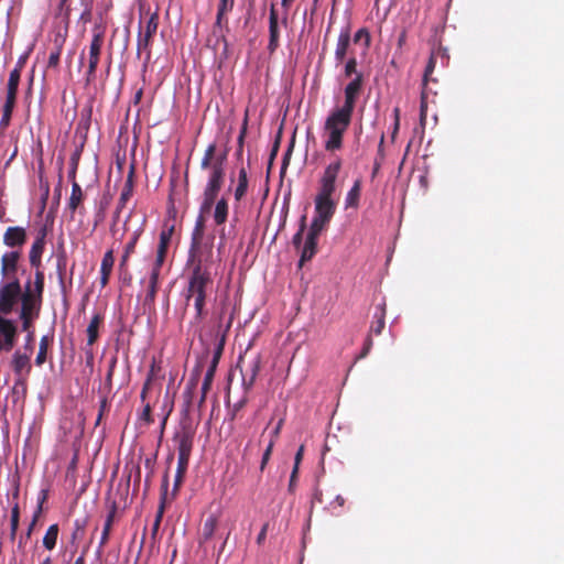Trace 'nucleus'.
Listing matches in <instances>:
<instances>
[{
    "mask_svg": "<svg viewBox=\"0 0 564 564\" xmlns=\"http://www.w3.org/2000/svg\"><path fill=\"white\" fill-rule=\"evenodd\" d=\"M268 528H269V523H264L262 525V528H261V530H260V532H259V534L257 536V543L259 545H261L264 542L265 536H267V532H268Z\"/></svg>",
    "mask_w": 564,
    "mask_h": 564,
    "instance_id": "obj_61",
    "label": "nucleus"
},
{
    "mask_svg": "<svg viewBox=\"0 0 564 564\" xmlns=\"http://www.w3.org/2000/svg\"><path fill=\"white\" fill-rule=\"evenodd\" d=\"M322 234L321 230L310 227L306 240L302 247L301 258L299 265L302 267L306 261H310L317 252V241Z\"/></svg>",
    "mask_w": 564,
    "mask_h": 564,
    "instance_id": "obj_19",
    "label": "nucleus"
},
{
    "mask_svg": "<svg viewBox=\"0 0 564 564\" xmlns=\"http://www.w3.org/2000/svg\"><path fill=\"white\" fill-rule=\"evenodd\" d=\"M78 2L83 9L79 19L82 22L87 23L91 20L93 0H78Z\"/></svg>",
    "mask_w": 564,
    "mask_h": 564,
    "instance_id": "obj_46",
    "label": "nucleus"
},
{
    "mask_svg": "<svg viewBox=\"0 0 564 564\" xmlns=\"http://www.w3.org/2000/svg\"><path fill=\"white\" fill-rule=\"evenodd\" d=\"M218 521H219V518L215 513L209 514L205 519L202 530H200V533H199V536H198L199 545H202L203 543H206L214 536V534L217 530V527H218Z\"/></svg>",
    "mask_w": 564,
    "mask_h": 564,
    "instance_id": "obj_25",
    "label": "nucleus"
},
{
    "mask_svg": "<svg viewBox=\"0 0 564 564\" xmlns=\"http://www.w3.org/2000/svg\"><path fill=\"white\" fill-rule=\"evenodd\" d=\"M283 423H284L283 419L279 420L276 426L271 432V438L270 440H274V442L276 441V438L280 435V432H281V429L283 426Z\"/></svg>",
    "mask_w": 564,
    "mask_h": 564,
    "instance_id": "obj_62",
    "label": "nucleus"
},
{
    "mask_svg": "<svg viewBox=\"0 0 564 564\" xmlns=\"http://www.w3.org/2000/svg\"><path fill=\"white\" fill-rule=\"evenodd\" d=\"M58 533H59V527L57 523L51 524L47 528V530L43 536V541H42L43 546L46 550L52 551L56 546Z\"/></svg>",
    "mask_w": 564,
    "mask_h": 564,
    "instance_id": "obj_36",
    "label": "nucleus"
},
{
    "mask_svg": "<svg viewBox=\"0 0 564 564\" xmlns=\"http://www.w3.org/2000/svg\"><path fill=\"white\" fill-rule=\"evenodd\" d=\"M362 85L364 76L362 74H357V76H355L352 80L345 87V101L344 105L339 108L340 110L354 113L355 104L362 88Z\"/></svg>",
    "mask_w": 564,
    "mask_h": 564,
    "instance_id": "obj_16",
    "label": "nucleus"
},
{
    "mask_svg": "<svg viewBox=\"0 0 564 564\" xmlns=\"http://www.w3.org/2000/svg\"><path fill=\"white\" fill-rule=\"evenodd\" d=\"M116 512H117V507L113 503L111 509H110V511L107 514V518H106V521H105V524H104V529H102V533H101V538H100V542H99V546H98L99 552L108 543V540H109V536H110V532H111V528H112V524H113V521H115Z\"/></svg>",
    "mask_w": 564,
    "mask_h": 564,
    "instance_id": "obj_33",
    "label": "nucleus"
},
{
    "mask_svg": "<svg viewBox=\"0 0 564 564\" xmlns=\"http://www.w3.org/2000/svg\"><path fill=\"white\" fill-rule=\"evenodd\" d=\"M357 74H361L357 70V59L356 57L351 56L347 59L345 67H344V75L345 77L349 78L351 76H357Z\"/></svg>",
    "mask_w": 564,
    "mask_h": 564,
    "instance_id": "obj_48",
    "label": "nucleus"
},
{
    "mask_svg": "<svg viewBox=\"0 0 564 564\" xmlns=\"http://www.w3.org/2000/svg\"><path fill=\"white\" fill-rule=\"evenodd\" d=\"M41 303L33 301L29 292H23L21 300L20 319L22 322V329L29 332L32 323L39 317Z\"/></svg>",
    "mask_w": 564,
    "mask_h": 564,
    "instance_id": "obj_10",
    "label": "nucleus"
},
{
    "mask_svg": "<svg viewBox=\"0 0 564 564\" xmlns=\"http://www.w3.org/2000/svg\"><path fill=\"white\" fill-rule=\"evenodd\" d=\"M332 194L317 193L315 197V215L310 227L323 231L329 224L336 210Z\"/></svg>",
    "mask_w": 564,
    "mask_h": 564,
    "instance_id": "obj_5",
    "label": "nucleus"
},
{
    "mask_svg": "<svg viewBox=\"0 0 564 564\" xmlns=\"http://www.w3.org/2000/svg\"><path fill=\"white\" fill-rule=\"evenodd\" d=\"M372 338L370 335L367 336L366 340H365V344H364V347H362V350L360 352V358H365L369 351L371 350L372 348Z\"/></svg>",
    "mask_w": 564,
    "mask_h": 564,
    "instance_id": "obj_58",
    "label": "nucleus"
},
{
    "mask_svg": "<svg viewBox=\"0 0 564 564\" xmlns=\"http://www.w3.org/2000/svg\"><path fill=\"white\" fill-rule=\"evenodd\" d=\"M247 129H248V115L245 116L242 127H241L240 133L238 135L237 143H238L239 148H243Z\"/></svg>",
    "mask_w": 564,
    "mask_h": 564,
    "instance_id": "obj_56",
    "label": "nucleus"
},
{
    "mask_svg": "<svg viewBox=\"0 0 564 564\" xmlns=\"http://www.w3.org/2000/svg\"><path fill=\"white\" fill-rule=\"evenodd\" d=\"M352 113L334 109L326 118L323 127L324 149L334 153L343 148L344 134L348 130Z\"/></svg>",
    "mask_w": 564,
    "mask_h": 564,
    "instance_id": "obj_3",
    "label": "nucleus"
},
{
    "mask_svg": "<svg viewBox=\"0 0 564 564\" xmlns=\"http://www.w3.org/2000/svg\"><path fill=\"white\" fill-rule=\"evenodd\" d=\"M115 264L113 250L110 249L105 252L100 264V285L105 288L109 283V279Z\"/></svg>",
    "mask_w": 564,
    "mask_h": 564,
    "instance_id": "obj_26",
    "label": "nucleus"
},
{
    "mask_svg": "<svg viewBox=\"0 0 564 564\" xmlns=\"http://www.w3.org/2000/svg\"><path fill=\"white\" fill-rule=\"evenodd\" d=\"M212 215L216 226H224L229 215V203L228 198L224 195L214 204Z\"/></svg>",
    "mask_w": 564,
    "mask_h": 564,
    "instance_id": "obj_22",
    "label": "nucleus"
},
{
    "mask_svg": "<svg viewBox=\"0 0 564 564\" xmlns=\"http://www.w3.org/2000/svg\"><path fill=\"white\" fill-rule=\"evenodd\" d=\"M11 366L17 376L15 386L25 388L28 377L32 369L30 356L17 350L12 356Z\"/></svg>",
    "mask_w": 564,
    "mask_h": 564,
    "instance_id": "obj_15",
    "label": "nucleus"
},
{
    "mask_svg": "<svg viewBox=\"0 0 564 564\" xmlns=\"http://www.w3.org/2000/svg\"><path fill=\"white\" fill-rule=\"evenodd\" d=\"M134 165L130 166L129 173L127 175V180L122 192L119 197V202L117 205L116 217H118L119 213L124 208L127 202L131 198L133 194V185H134Z\"/></svg>",
    "mask_w": 564,
    "mask_h": 564,
    "instance_id": "obj_23",
    "label": "nucleus"
},
{
    "mask_svg": "<svg viewBox=\"0 0 564 564\" xmlns=\"http://www.w3.org/2000/svg\"><path fill=\"white\" fill-rule=\"evenodd\" d=\"M67 29L64 32L58 31L53 39V48L50 53L47 61V68L57 69L59 66V59L63 52L64 44L66 42Z\"/></svg>",
    "mask_w": 564,
    "mask_h": 564,
    "instance_id": "obj_20",
    "label": "nucleus"
},
{
    "mask_svg": "<svg viewBox=\"0 0 564 564\" xmlns=\"http://www.w3.org/2000/svg\"><path fill=\"white\" fill-rule=\"evenodd\" d=\"M235 0H219L217 6V14L215 28L226 29L228 31V13L234 9Z\"/></svg>",
    "mask_w": 564,
    "mask_h": 564,
    "instance_id": "obj_24",
    "label": "nucleus"
},
{
    "mask_svg": "<svg viewBox=\"0 0 564 564\" xmlns=\"http://www.w3.org/2000/svg\"><path fill=\"white\" fill-rule=\"evenodd\" d=\"M22 288L18 278L8 280L0 284V314L9 315L15 304L22 300Z\"/></svg>",
    "mask_w": 564,
    "mask_h": 564,
    "instance_id": "obj_8",
    "label": "nucleus"
},
{
    "mask_svg": "<svg viewBox=\"0 0 564 564\" xmlns=\"http://www.w3.org/2000/svg\"><path fill=\"white\" fill-rule=\"evenodd\" d=\"M21 250H12L2 254L1 257V275L8 280L17 278L18 264L21 259Z\"/></svg>",
    "mask_w": 564,
    "mask_h": 564,
    "instance_id": "obj_17",
    "label": "nucleus"
},
{
    "mask_svg": "<svg viewBox=\"0 0 564 564\" xmlns=\"http://www.w3.org/2000/svg\"><path fill=\"white\" fill-rule=\"evenodd\" d=\"M116 365H117V358L113 357L110 360L109 369H108V372L106 376V384L108 386L109 389L111 388V384H112V377H113Z\"/></svg>",
    "mask_w": 564,
    "mask_h": 564,
    "instance_id": "obj_57",
    "label": "nucleus"
},
{
    "mask_svg": "<svg viewBox=\"0 0 564 564\" xmlns=\"http://www.w3.org/2000/svg\"><path fill=\"white\" fill-rule=\"evenodd\" d=\"M19 519H20V510L19 505L15 503L14 507L11 510V536L13 538L18 531L19 528Z\"/></svg>",
    "mask_w": 564,
    "mask_h": 564,
    "instance_id": "obj_50",
    "label": "nucleus"
},
{
    "mask_svg": "<svg viewBox=\"0 0 564 564\" xmlns=\"http://www.w3.org/2000/svg\"><path fill=\"white\" fill-rule=\"evenodd\" d=\"M219 227H220V229L218 231V235H219L218 250H221L226 245L227 232H226V229L224 226H219Z\"/></svg>",
    "mask_w": 564,
    "mask_h": 564,
    "instance_id": "obj_60",
    "label": "nucleus"
},
{
    "mask_svg": "<svg viewBox=\"0 0 564 564\" xmlns=\"http://www.w3.org/2000/svg\"><path fill=\"white\" fill-rule=\"evenodd\" d=\"M247 404V398H242L240 401L234 404L231 410V420H234L237 413Z\"/></svg>",
    "mask_w": 564,
    "mask_h": 564,
    "instance_id": "obj_59",
    "label": "nucleus"
},
{
    "mask_svg": "<svg viewBox=\"0 0 564 564\" xmlns=\"http://www.w3.org/2000/svg\"><path fill=\"white\" fill-rule=\"evenodd\" d=\"M360 41H364L365 46L369 47L371 37L369 31L366 28L359 29L354 35L355 43H359Z\"/></svg>",
    "mask_w": 564,
    "mask_h": 564,
    "instance_id": "obj_51",
    "label": "nucleus"
},
{
    "mask_svg": "<svg viewBox=\"0 0 564 564\" xmlns=\"http://www.w3.org/2000/svg\"><path fill=\"white\" fill-rule=\"evenodd\" d=\"M167 486H169V474L167 471L164 474L163 476V480H162V489H163V494L161 496V502H160V506H159V509H158V512H156V516H155V520H154V523H153V527H152V534L155 535L159 528H160V524H161V521H162V518H163V514H164V509H165V498H166V491H167Z\"/></svg>",
    "mask_w": 564,
    "mask_h": 564,
    "instance_id": "obj_30",
    "label": "nucleus"
},
{
    "mask_svg": "<svg viewBox=\"0 0 564 564\" xmlns=\"http://www.w3.org/2000/svg\"><path fill=\"white\" fill-rule=\"evenodd\" d=\"M155 377V364L153 362L151 365V368L148 372L147 379L144 381V384L151 386Z\"/></svg>",
    "mask_w": 564,
    "mask_h": 564,
    "instance_id": "obj_63",
    "label": "nucleus"
},
{
    "mask_svg": "<svg viewBox=\"0 0 564 564\" xmlns=\"http://www.w3.org/2000/svg\"><path fill=\"white\" fill-rule=\"evenodd\" d=\"M59 9L64 11L65 18L68 19L72 11L77 10V6H73L72 0H61Z\"/></svg>",
    "mask_w": 564,
    "mask_h": 564,
    "instance_id": "obj_55",
    "label": "nucleus"
},
{
    "mask_svg": "<svg viewBox=\"0 0 564 564\" xmlns=\"http://www.w3.org/2000/svg\"><path fill=\"white\" fill-rule=\"evenodd\" d=\"M165 258H166V253L156 251L155 259L153 261L150 272H155V273L161 274V270H162L163 263L165 261Z\"/></svg>",
    "mask_w": 564,
    "mask_h": 564,
    "instance_id": "obj_54",
    "label": "nucleus"
},
{
    "mask_svg": "<svg viewBox=\"0 0 564 564\" xmlns=\"http://www.w3.org/2000/svg\"><path fill=\"white\" fill-rule=\"evenodd\" d=\"M26 240V230L20 226L8 227L3 234V243L11 249L21 250Z\"/></svg>",
    "mask_w": 564,
    "mask_h": 564,
    "instance_id": "obj_18",
    "label": "nucleus"
},
{
    "mask_svg": "<svg viewBox=\"0 0 564 564\" xmlns=\"http://www.w3.org/2000/svg\"><path fill=\"white\" fill-rule=\"evenodd\" d=\"M159 28V13L153 12L150 14L144 28L140 26L137 42V51L140 54L142 51L147 52L148 58L150 57L153 36Z\"/></svg>",
    "mask_w": 564,
    "mask_h": 564,
    "instance_id": "obj_9",
    "label": "nucleus"
},
{
    "mask_svg": "<svg viewBox=\"0 0 564 564\" xmlns=\"http://www.w3.org/2000/svg\"><path fill=\"white\" fill-rule=\"evenodd\" d=\"M21 76L18 75V70H11L7 84V96L6 101L9 104H17L18 88Z\"/></svg>",
    "mask_w": 564,
    "mask_h": 564,
    "instance_id": "obj_31",
    "label": "nucleus"
},
{
    "mask_svg": "<svg viewBox=\"0 0 564 564\" xmlns=\"http://www.w3.org/2000/svg\"><path fill=\"white\" fill-rule=\"evenodd\" d=\"M184 477H185L184 475L175 474L174 486H173L174 494L178 491L180 487L183 484Z\"/></svg>",
    "mask_w": 564,
    "mask_h": 564,
    "instance_id": "obj_64",
    "label": "nucleus"
},
{
    "mask_svg": "<svg viewBox=\"0 0 564 564\" xmlns=\"http://www.w3.org/2000/svg\"><path fill=\"white\" fill-rule=\"evenodd\" d=\"M85 527H86V520H79V519L75 520L74 530L70 535V544L74 547V550L72 552L73 554L75 553V551L77 549L78 541L82 540L84 536Z\"/></svg>",
    "mask_w": 564,
    "mask_h": 564,
    "instance_id": "obj_40",
    "label": "nucleus"
},
{
    "mask_svg": "<svg viewBox=\"0 0 564 564\" xmlns=\"http://www.w3.org/2000/svg\"><path fill=\"white\" fill-rule=\"evenodd\" d=\"M288 17L286 13L280 21L278 11L274 4H271L269 14V43L268 51L272 54L280 46V29L281 25L286 26Z\"/></svg>",
    "mask_w": 564,
    "mask_h": 564,
    "instance_id": "obj_13",
    "label": "nucleus"
},
{
    "mask_svg": "<svg viewBox=\"0 0 564 564\" xmlns=\"http://www.w3.org/2000/svg\"><path fill=\"white\" fill-rule=\"evenodd\" d=\"M429 93V88L422 86L420 102V124L422 127H424L426 123Z\"/></svg>",
    "mask_w": 564,
    "mask_h": 564,
    "instance_id": "obj_44",
    "label": "nucleus"
},
{
    "mask_svg": "<svg viewBox=\"0 0 564 564\" xmlns=\"http://www.w3.org/2000/svg\"><path fill=\"white\" fill-rule=\"evenodd\" d=\"M360 194H361V180L357 178L354 182L352 187L349 189V192L346 195L345 207L346 208H357L359 205Z\"/></svg>",
    "mask_w": 564,
    "mask_h": 564,
    "instance_id": "obj_34",
    "label": "nucleus"
},
{
    "mask_svg": "<svg viewBox=\"0 0 564 564\" xmlns=\"http://www.w3.org/2000/svg\"><path fill=\"white\" fill-rule=\"evenodd\" d=\"M227 150L217 153L216 143H210L206 148L204 155L202 158L200 169L209 170V175L202 194L199 214L196 218L195 226L192 232L191 251H193L199 246L205 231V217L212 213L214 204L220 198L219 193L225 182V164L227 162Z\"/></svg>",
    "mask_w": 564,
    "mask_h": 564,
    "instance_id": "obj_1",
    "label": "nucleus"
},
{
    "mask_svg": "<svg viewBox=\"0 0 564 564\" xmlns=\"http://www.w3.org/2000/svg\"><path fill=\"white\" fill-rule=\"evenodd\" d=\"M139 420L144 422L145 425H151L154 423V417L152 415V406L149 402L144 403L143 410L139 415Z\"/></svg>",
    "mask_w": 564,
    "mask_h": 564,
    "instance_id": "obj_49",
    "label": "nucleus"
},
{
    "mask_svg": "<svg viewBox=\"0 0 564 564\" xmlns=\"http://www.w3.org/2000/svg\"><path fill=\"white\" fill-rule=\"evenodd\" d=\"M159 279L160 274L155 272H150L149 281H148V291L145 294L144 302L147 304H153L155 301V296L159 290Z\"/></svg>",
    "mask_w": 564,
    "mask_h": 564,
    "instance_id": "obj_37",
    "label": "nucleus"
},
{
    "mask_svg": "<svg viewBox=\"0 0 564 564\" xmlns=\"http://www.w3.org/2000/svg\"><path fill=\"white\" fill-rule=\"evenodd\" d=\"M174 232V225L164 224L162 231L160 232V240L158 246V252L167 253V248L171 243L172 235Z\"/></svg>",
    "mask_w": 564,
    "mask_h": 564,
    "instance_id": "obj_38",
    "label": "nucleus"
},
{
    "mask_svg": "<svg viewBox=\"0 0 564 564\" xmlns=\"http://www.w3.org/2000/svg\"><path fill=\"white\" fill-rule=\"evenodd\" d=\"M44 273L40 270L35 271L34 275V288H31V283L28 282L24 292H29L33 301L42 304V295L44 291Z\"/></svg>",
    "mask_w": 564,
    "mask_h": 564,
    "instance_id": "obj_27",
    "label": "nucleus"
},
{
    "mask_svg": "<svg viewBox=\"0 0 564 564\" xmlns=\"http://www.w3.org/2000/svg\"><path fill=\"white\" fill-rule=\"evenodd\" d=\"M141 234H142V229H141V228L137 229V230L132 234V236H131V238H130V241H129V242L126 245V247H124V251H126V253H133V252H134V249H135L137 242H138V240H139V238H140Z\"/></svg>",
    "mask_w": 564,
    "mask_h": 564,
    "instance_id": "obj_53",
    "label": "nucleus"
},
{
    "mask_svg": "<svg viewBox=\"0 0 564 564\" xmlns=\"http://www.w3.org/2000/svg\"><path fill=\"white\" fill-rule=\"evenodd\" d=\"M306 228V216L303 215L300 220V226L297 232L293 236L292 243L296 249H300L303 241V234Z\"/></svg>",
    "mask_w": 564,
    "mask_h": 564,
    "instance_id": "obj_47",
    "label": "nucleus"
},
{
    "mask_svg": "<svg viewBox=\"0 0 564 564\" xmlns=\"http://www.w3.org/2000/svg\"><path fill=\"white\" fill-rule=\"evenodd\" d=\"M52 341V337L43 336L40 340L39 351L35 358V365L42 366L46 361L47 349L50 343Z\"/></svg>",
    "mask_w": 564,
    "mask_h": 564,
    "instance_id": "obj_41",
    "label": "nucleus"
},
{
    "mask_svg": "<svg viewBox=\"0 0 564 564\" xmlns=\"http://www.w3.org/2000/svg\"><path fill=\"white\" fill-rule=\"evenodd\" d=\"M18 338V327L12 319L0 314V351H10Z\"/></svg>",
    "mask_w": 564,
    "mask_h": 564,
    "instance_id": "obj_14",
    "label": "nucleus"
},
{
    "mask_svg": "<svg viewBox=\"0 0 564 564\" xmlns=\"http://www.w3.org/2000/svg\"><path fill=\"white\" fill-rule=\"evenodd\" d=\"M104 322V316L100 313L93 315L86 333H87V345L93 346L99 337V328Z\"/></svg>",
    "mask_w": 564,
    "mask_h": 564,
    "instance_id": "obj_29",
    "label": "nucleus"
},
{
    "mask_svg": "<svg viewBox=\"0 0 564 564\" xmlns=\"http://www.w3.org/2000/svg\"><path fill=\"white\" fill-rule=\"evenodd\" d=\"M14 107H15L14 104L4 102L3 109H2V117L0 119V129L1 130H4L9 127Z\"/></svg>",
    "mask_w": 564,
    "mask_h": 564,
    "instance_id": "obj_45",
    "label": "nucleus"
},
{
    "mask_svg": "<svg viewBox=\"0 0 564 564\" xmlns=\"http://www.w3.org/2000/svg\"><path fill=\"white\" fill-rule=\"evenodd\" d=\"M237 367L240 368L243 389L246 391L251 390L261 368V357L257 355L246 364L243 358L240 356Z\"/></svg>",
    "mask_w": 564,
    "mask_h": 564,
    "instance_id": "obj_12",
    "label": "nucleus"
},
{
    "mask_svg": "<svg viewBox=\"0 0 564 564\" xmlns=\"http://www.w3.org/2000/svg\"><path fill=\"white\" fill-rule=\"evenodd\" d=\"M386 326V304H380L376 307L373 313V321L370 325L368 335L379 336Z\"/></svg>",
    "mask_w": 564,
    "mask_h": 564,
    "instance_id": "obj_28",
    "label": "nucleus"
},
{
    "mask_svg": "<svg viewBox=\"0 0 564 564\" xmlns=\"http://www.w3.org/2000/svg\"><path fill=\"white\" fill-rule=\"evenodd\" d=\"M197 384H198V378L192 377L187 381L185 389L183 391V400H184V409L183 410L186 413H188V411H189Z\"/></svg>",
    "mask_w": 564,
    "mask_h": 564,
    "instance_id": "obj_35",
    "label": "nucleus"
},
{
    "mask_svg": "<svg viewBox=\"0 0 564 564\" xmlns=\"http://www.w3.org/2000/svg\"><path fill=\"white\" fill-rule=\"evenodd\" d=\"M46 228H42L34 242L32 243L30 254L42 256L45 247Z\"/></svg>",
    "mask_w": 564,
    "mask_h": 564,
    "instance_id": "obj_42",
    "label": "nucleus"
},
{
    "mask_svg": "<svg viewBox=\"0 0 564 564\" xmlns=\"http://www.w3.org/2000/svg\"><path fill=\"white\" fill-rule=\"evenodd\" d=\"M229 327H230V322L228 323L226 329H228ZM226 332L227 330H224L220 334L219 339H218V344H217L216 348L214 349V355H213V359H212L210 366H209L208 370L205 373V377H204V380H203V384H202V388H200V398H199V400L197 402V408H198L199 411H202V409H203V406L205 404V401H206L207 393L212 389L214 377H215V371H216L217 365L219 362V359H220V357L223 355L224 347H225Z\"/></svg>",
    "mask_w": 564,
    "mask_h": 564,
    "instance_id": "obj_7",
    "label": "nucleus"
},
{
    "mask_svg": "<svg viewBox=\"0 0 564 564\" xmlns=\"http://www.w3.org/2000/svg\"><path fill=\"white\" fill-rule=\"evenodd\" d=\"M191 262L192 270L185 290V300L186 303L194 302L195 318L200 321L206 315V301L213 291V263L208 258L203 259L202 256L194 253H191Z\"/></svg>",
    "mask_w": 564,
    "mask_h": 564,
    "instance_id": "obj_2",
    "label": "nucleus"
},
{
    "mask_svg": "<svg viewBox=\"0 0 564 564\" xmlns=\"http://www.w3.org/2000/svg\"><path fill=\"white\" fill-rule=\"evenodd\" d=\"M195 430L191 424H182L174 434V441L177 444V468L176 474L184 475L187 471L189 457L194 444Z\"/></svg>",
    "mask_w": 564,
    "mask_h": 564,
    "instance_id": "obj_4",
    "label": "nucleus"
},
{
    "mask_svg": "<svg viewBox=\"0 0 564 564\" xmlns=\"http://www.w3.org/2000/svg\"><path fill=\"white\" fill-rule=\"evenodd\" d=\"M273 447H274V440H270L267 448L263 452L262 459H261V463H260V470L261 471H263L264 468L267 467V465H268V463L270 460V457L272 455Z\"/></svg>",
    "mask_w": 564,
    "mask_h": 564,
    "instance_id": "obj_52",
    "label": "nucleus"
},
{
    "mask_svg": "<svg viewBox=\"0 0 564 564\" xmlns=\"http://www.w3.org/2000/svg\"><path fill=\"white\" fill-rule=\"evenodd\" d=\"M84 200V192L80 185L73 181L72 193L68 199V208L74 213Z\"/></svg>",
    "mask_w": 564,
    "mask_h": 564,
    "instance_id": "obj_39",
    "label": "nucleus"
},
{
    "mask_svg": "<svg viewBox=\"0 0 564 564\" xmlns=\"http://www.w3.org/2000/svg\"><path fill=\"white\" fill-rule=\"evenodd\" d=\"M435 64H436V52L432 51L430 58L427 61V64L425 66L424 74H423V80H422L423 87H427V84L430 80H432V82L435 80V79L431 78V75L433 74V72L435 69Z\"/></svg>",
    "mask_w": 564,
    "mask_h": 564,
    "instance_id": "obj_43",
    "label": "nucleus"
},
{
    "mask_svg": "<svg viewBox=\"0 0 564 564\" xmlns=\"http://www.w3.org/2000/svg\"><path fill=\"white\" fill-rule=\"evenodd\" d=\"M248 174L245 167H241L238 172L237 186L234 189V197L236 202H240L248 192Z\"/></svg>",
    "mask_w": 564,
    "mask_h": 564,
    "instance_id": "obj_32",
    "label": "nucleus"
},
{
    "mask_svg": "<svg viewBox=\"0 0 564 564\" xmlns=\"http://www.w3.org/2000/svg\"><path fill=\"white\" fill-rule=\"evenodd\" d=\"M105 41V28L96 24L93 29V39L88 50V68L86 72V84H91L96 78V70L100 59L101 48Z\"/></svg>",
    "mask_w": 564,
    "mask_h": 564,
    "instance_id": "obj_6",
    "label": "nucleus"
},
{
    "mask_svg": "<svg viewBox=\"0 0 564 564\" xmlns=\"http://www.w3.org/2000/svg\"><path fill=\"white\" fill-rule=\"evenodd\" d=\"M343 161L340 158H336L330 162L324 170V173L319 181L318 193L334 194L336 191V180L341 170Z\"/></svg>",
    "mask_w": 564,
    "mask_h": 564,
    "instance_id": "obj_11",
    "label": "nucleus"
},
{
    "mask_svg": "<svg viewBox=\"0 0 564 564\" xmlns=\"http://www.w3.org/2000/svg\"><path fill=\"white\" fill-rule=\"evenodd\" d=\"M350 46V24L348 23L345 28H343L339 32L336 47H335V59L337 65L341 64L347 54Z\"/></svg>",
    "mask_w": 564,
    "mask_h": 564,
    "instance_id": "obj_21",
    "label": "nucleus"
}]
</instances>
